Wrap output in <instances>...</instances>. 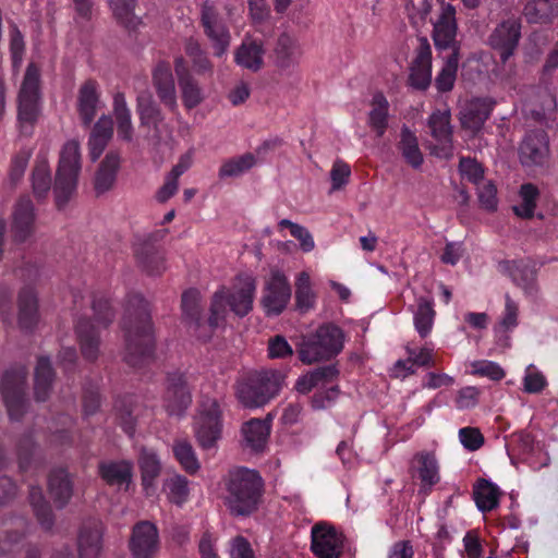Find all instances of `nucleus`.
<instances>
[{"label": "nucleus", "instance_id": "f257e3e1", "mask_svg": "<svg viewBox=\"0 0 558 558\" xmlns=\"http://www.w3.org/2000/svg\"><path fill=\"white\" fill-rule=\"evenodd\" d=\"M121 327L125 341L124 361L132 367H140L149 361L155 352L150 307L141 294L129 296Z\"/></svg>", "mask_w": 558, "mask_h": 558}, {"label": "nucleus", "instance_id": "f03ea898", "mask_svg": "<svg viewBox=\"0 0 558 558\" xmlns=\"http://www.w3.org/2000/svg\"><path fill=\"white\" fill-rule=\"evenodd\" d=\"M264 481L256 470L239 468L229 472L225 505L232 517H250L263 502Z\"/></svg>", "mask_w": 558, "mask_h": 558}, {"label": "nucleus", "instance_id": "7ed1b4c3", "mask_svg": "<svg viewBox=\"0 0 558 558\" xmlns=\"http://www.w3.org/2000/svg\"><path fill=\"white\" fill-rule=\"evenodd\" d=\"M223 293L215 292L211 298L209 316L203 314L202 295L197 289L191 288L182 293V322L197 338L208 339L219 323L226 318Z\"/></svg>", "mask_w": 558, "mask_h": 558}, {"label": "nucleus", "instance_id": "20e7f679", "mask_svg": "<svg viewBox=\"0 0 558 558\" xmlns=\"http://www.w3.org/2000/svg\"><path fill=\"white\" fill-rule=\"evenodd\" d=\"M344 333L332 323L320 325L315 331L301 335L295 349L299 360L306 365L328 361L343 349Z\"/></svg>", "mask_w": 558, "mask_h": 558}, {"label": "nucleus", "instance_id": "39448f33", "mask_svg": "<svg viewBox=\"0 0 558 558\" xmlns=\"http://www.w3.org/2000/svg\"><path fill=\"white\" fill-rule=\"evenodd\" d=\"M284 378V374L276 369L251 372L238 383V400L245 408L264 407L278 395Z\"/></svg>", "mask_w": 558, "mask_h": 558}, {"label": "nucleus", "instance_id": "423d86ee", "mask_svg": "<svg viewBox=\"0 0 558 558\" xmlns=\"http://www.w3.org/2000/svg\"><path fill=\"white\" fill-rule=\"evenodd\" d=\"M80 171V143L76 140H71L64 144L61 150L52 189L54 204L59 211L65 210L69 203L76 196Z\"/></svg>", "mask_w": 558, "mask_h": 558}, {"label": "nucleus", "instance_id": "0eeeda50", "mask_svg": "<svg viewBox=\"0 0 558 558\" xmlns=\"http://www.w3.org/2000/svg\"><path fill=\"white\" fill-rule=\"evenodd\" d=\"M26 377L24 366L7 369L0 383V390L11 420L20 421L26 411Z\"/></svg>", "mask_w": 558, "mask_h": 558}, {"label": "nucleus", "instance_id": "6e6552de", "mask_svg": "<svg viewBox=\"0 0 558 558\" xmlns=\"http://www.w3.org/2000/svg\"><path fill=\"white\" fill-rule=\"evenodd\" d=\"M39 82L40 72L35 63H29L19 92L17 117L22 124L31 126L39 116Z\"/></svg>", "mask_w": 558, "mask_h": 558}, {"label": "nucleus", "instance_id": "1a4fd4ad", "mask_svg": "<svg viewBox=\"0 0 558 558\" xmlns=\"http://www.w3.org/2000/svg\"><path fill=\"white\" fill-rule=\"evenodd\" d=\"M222 435L221 410L216 400L203 404L194 423V436L203 450L216 449Z\"/></svg>", "mask_w": 558, "mask_h": 558}, {"label": "nucleus", "instance_id": "9d476101", "mask_svg": "<svg viewBox=\"0 0 558 558\" xmlns=\"http://www.w3.org/2000/svg\"><path fill=\"white\" fill-rule=\"evenodd\" d=\"M451 113L449 109L435 110L427 120L429 134L433 138L428 143L430 154L436 157L450 159L453 156Z\"/></svg>", "mask_w": 558, "mask_h": 558}, {"label": "nucleus", "instance_id": "9b49d317", "mask_svg": "<svg viewBox=\"0 0 558 558\" xmlns=\"http://www.w3.org/2000/svg\"><path fill=\"white\" fill-rule=\"evenodd\" d=\"M192 403L191 387L185 373L168 372L165 381L163 407L169 415H182Z\"/></svg>", "mask_w": 558, "mask_h": 558}, {"label": "nucleus", "instance_id": "f8f14e48", "mask_svg": "<svg viewBox=\"0 0 558 558\" xmlns=\"http://www.w3.org/2000/svg\"><path fill=\"white\" fill-rule=\"evenodd\" d=\"M36 230V210L33 201L28 195L17 198L12 210V222L10 228L12 242L23 244L28 242Z\"/></svg>", "mask_w": 558, "mask_h": 558}, {"label": "nucleus", "instance_id": "ddd939ff", "mask_svg": "<svg viewBox=\"0 0 558 558\" xmlns=\"http://www.w3.org/2000/svg\"><path fill=\"white\" fill-rule=\"evenodd\" d=\"M28 532L29 523L24 517L0 520V558H12L20 553Z\"/></svg>", "mask_w": 558, "mask_h": 558}, {"label": "nucleus", "instance_id": "4468645a", "mask_svg": "<svg viewBox=\"0 0 558 558\" xmlns=\"http://www.w3.org/2000/svg\"><path fill=\"white\" fill-rule=\"evenodd\" d=\"M416 43L409 66V84L414 89L426 90L432 83V48L425 37H418Z\"/></svg>", "mask_w": 558, "mask_h": 558}, {"label": "nucleus", "instance_id": "2eb2a0df", "mask_svg": "<svg viewBox=\"0 0 558 558\" xmlns=\"http://www.w3.org/2000/svg\"><path fill=\"white\" fill-rule=\"evenodd\" d=\"M291 298V287L287 277L280 271H272L265 284L260 303L267 316H277L287 307Z\"/></svg>", "mask_w": 558, "mask_h": 558}, {"label": "nucleus", "instance_id": "dca6fc26", "mask_svg": "<svg viewBox=\"0 0 558 558\" xmlns=\"http://www.w3.org/2000/svg\"><path fill=\"white\" fill-rule=\"evenodd\" d=\"M520 162L524 167H542L549 158V141L543 130L530 131L519 146Z\"/></svg>", "mask_w": 558, "mask_h": 558}, {"label": "nucleus", "instance_id": "f3484780", "mask_svg": "<svg viewBox=\"0 0 558 558\" xmlns=\"http://www.w3.org/2000/svg\"><path fill=\"white\" fill-rule=\"evenodd\" d=\"M521 37V22L517 17H509L496 26L489 36V45L500 54L505 63L518 47Z\"/></svg>", "mask_w": 558, "mask_h": 558}, {"label": "nucleus", "instance_id": "a211bd4d", "mask_svg": "<svg viewBox=\"0 0 558 558\" xmlns=\"http://www.w3.org/2000/svg\"><path fill=\"white\" fill-rule=\"evenodd\" d=\"M311 549L318 558H339L342 553V536L326 523L312 527Z\"/></svg>", "mask_w": 558, "mask_h": 558}, {"label": "nucleus", "instance_id": "6ab92c4d", "mask_svg": "<svg viewBox=\"0 0 558 558\" xmlns=\"http://www.w3.org/2000/svg\"><path fill=\"white\" fill-rule=\"evenodd\" d=\"M159 548V535L156 525L149 521L136 523L130 539V549L134 558H154Z\"/></svg>", "mask_w": 558, "mask_h": 558}, {"label": "nucleus", "instance_id": "aec40b11", "mask_svg": "<svg viewBox=\"0 0 558 558\" xmlns=\"http://www.w3.org/2000/svg\"><path fill=\"white\" fill-rule=\"evenodd\" d=\"M105 526L101 521L89 519L85 521L77 536V553L80 558H99L102 550Z\"/></svg>", "mask_w": 558, "mask_h": 558}, {"label": "nucleus", "instance_id": "412c9836", "mask_svg": "<svg viewBox=\"0 0 558 558\" xmlns=\"http://www.w3.org/2000/svg\"><path fill=\"white\" fill-rule=\"evenodd\" d=\"M201 22L205 34L213 43L214 54L221 57L230 45V33L226 25L218 20L213 7L204 5L201 14Z\"/></svg>", "mask_w": 558, "mask_h": 558}, {"label": "nucleus", "instance_id": "4be33fe9", "mask_svg": "<svg viewBox=\"0 0 558 558\" xmlns=\"http://www.w3.org/2000/svg\"><path fill=\"white\" fill-rule=\"evenodd\" d=\"M100 104L99 84L93 78L86 80L78 88L76 100V110L85 128L90 126Z\"/></svg>", "mask_w": 558, "mask_h": 558}, {"label": "nucleus", "instance_id": "5701e85b", "mask_svg": "<svg viewBox=\"0 0 558 558\" xmlns=\"http://www.w3.org/2000/svg\"><path fill=\"white\" fill-rule=\"evenodd\" d=\"M256 283L253 278H247L240 288L227 291L225 288L217 292L223 293V305H229L230 310L239 317L246 316L253 308ZM227 312V308H225Z\"/></svg>", "mask_w": 558, "mask_h": 558}, {"label": "nucleus", "instance_id": "b1692460", "mask_svg": "<svg viewBox=\"0 0 558 558\" xmlns=\"http://www.w3.org/2000/svg\"><path fill=\"white\" fill-rule=\"evenodd\" d=\"M457 22L456 9L451 4L442 7L441 13L434 23L433 39L438 49L456 48Z\"/></svg>", "mask_w": 558, "mask_h": 558}, {"label": "nucleus", "instance_id": "393cba45", "mask_svg": "<svg viewBox=\"0 0 558 558\" xmlns=\"http://www.w3.org/2000/svg\"><path fill=\"white\" fill-rule=\"evenodd\" d=\"M48 492L58 509L65 508L74 493L73 475L64 468H57L48 475Z\"/></svg>", "mask_w": 558, "mask_h": 558}, {"label": "nucleus", "instance_id": "a878e982", "mask_svg": "<svg viewBox=\"0 0 558 558\" xmlns=\"http://www.w3.org/2000/svg\"><path fill=\"white\" fill-rule=\"evenodd\" d=\"M120 163L121 157L118 151L110 150L106 154L94 175L93 184L96 196H100L114 187Z\"/></svg>", "mask_w": 558, "mask_h": 558}, {"label": "nucleus", "instance_id": "bb28decb", "mask_svg": "<svg viewBox=\"0 0 558 558\" xmlns=\"http://www.w3.org/2000/svg\"><path fill=\"white\" fill-rule=\"evenodd\" d=\"M493 110V102L487 99L474 98L466 101L460 110L461 126L471 132L482 129Z\"/></svg>", "mask_w": 558, "mask_h": 558}, {"label": "nucleus", "instance_id": "cd10ccee", "mask_svg": "<svg viewBox=\"0 0 558 558\" xmlns=\"http://www.w3.org/2000/svg\"><path fill=\"white\" fill-rule=\"evenodd\" d=\"M134 252L138 266L147 275L159 276L165 271V257L150 238L141 241Z\"/></svg>", "mask_w": 558, "mask_h": 558}, {"label": "nucleus", "instance_id": "c85d7f7f", "mask_svg": "<svg viewBox=\"0 0 558 558\" xmlns=\"http://www.w3.org/2000/svg\"><path fill=\"white\" fill-rule=\"evenodd\" d=\"M153 85L160 101L170 110L177 108V93L171 68L159 62L153 71Z\"/></svg>", "mask_w": 558, "mask_h": 558}, {"label": "nucleus", "instance_id": "c756f323", "mask_svg": "<svg viewBox=\"0 0 558 558\" xmlns=\"http://www.w3.org/2000/svg\"><path fill=\"white\" fill-rule=\"evenodd\" d=\"M76 337L85 360L94 362L97 360L100 347V336L89 318L81 317L75 325Z\"/></svg>", "mask_w": 558, "mask_h": 558}, {"label": "nucleus", "instance_id": "7c9ffc66", "mask_svg": "<svg viewBox=\"0 0 558 558\" xmlns=\"http://www.w3.org/2000/svg\"><path fill=\"white\" fill-rule=\"evenodd\" d=\"M19 325L25 331H32L38 323V300L33 288L25 287L19 293Z\"/></svg>", "mask_w": 558, "mask_h": 558}, {"label": "nucleus", "instance_id": "2f4dec72", "mask_svg": "<svg viewBox=\"0 0 558 558\" xmlns=\"http://www.w3.org/2000/svg\"><path fill=\"white\" fill-rule=\"evenodd\" d=\"M265 49L262 43L245 38L236 48L234 61L252 72H258L264 65Z\"/></svg>", "mask_w": 558, "mask_h": 558}, {"label": "nucleus", "instance_id": "473e14b6", "mask_svg": "<svg viewBox=\"0 0 558 558\" xmlns=\"http://www.w3.org/2000/svg\"><path fill=\"white\" fill-rule=\"evenodd\" d=\"M100 477L110 486L130 485L133 475V465L131 462L122 461H102L98 464Z\"/></svg>", "mask_w": 558, "mask_h": 558}, {"label": "nucleus", "instance_id": "72a5a7b5", "mask_svg": "<svg viewBox=\"0 0 558 558\" xmlns=\"http://www.w3.org/2000/svg\"><path fill=\"white\" fill-rule=\"evenodd\" d=\"M34 378V395L36 401L45 402L52 390L53 380L56 377L49 357L40 356L35 367Z\"/></svg>", "mask_w": 558, "mask_h": 558}, {"label": "nucleus", "instance_id": "f704fd0d", "mask_svg": "<svg viewBox=\"0 0 558 558\" xmlns=\"http://www.w3.org/2000/svg\"><path fill=\"white\" fill-rule=\"evenodd\" d=\"M300 51L296 40L287 33H282L274 48L275 64L281 70L289 69L298 62Z\"/></svg>", "mask_w": 558, "mask_h": 558}, {"label": "nucleus", "instance_id": "c9c22d12", "mask_svg": "<svg viewBox=\"0 0 558 558\" xmlns=\"http://www.w3.org/2000/svg\"><path fill=\"white\" fill-rule=\"evenodd\" d=\"M524 15L530 23H548L558 16V0H529Z\"/></svg>", "mask_w": 558, "mask_h": 558}, {"label": "nucleus", "instance_id": "e433bc0d", "mask_svg": "<svg viewBox=\"0 0 558 558\" xmlns=\"http://www.w3.org/2000/svg\"><path fill=\"white\" fill-rule=\"evenodd\" d=\"M51 171L48 160L45 157H38L32 171V190L37 201L47 197L51 189Z\"/></svg>", "mask_w": 558, "mask_h": 558}, {"label": "nucleus", "instance_id": "4c0bfd02", "mask_svg": "<svg viewBox=\"0 0 558 558\" xmlns=\"http://www.w3.org/2000/svg\"><path fill=\"white\" fill-rule=\"evenodd\" d=\"M28 498L40 526L46 531H51L54 525V514L51 505L45 499L41 488L32 486Z\"/></svg>", "mask_w": 558, "mask_h": 558}, {"label": "nucleus", "instance_id": "58836bf2", "mask_svg": "<svg viewBox=\"0 0 558 558\" xmlns=\"http://www.w3.org/2000/svg\"><path fill=\"white\" fill-rule=\"evenodd\" d=\"M138 466L141 470L142 485L147 494L154 489V482L160 475L161 464L157 454L145 448L141 450L138 457Z\"/></svg>", "mask_w": 558, "mask_h": 558}, {"label": "nucleus", "instance_id": "ea45409f", "mask_svg": "<svg viewBox=\"0 0 558 558\" xmlns=\"http://www.w3.org/2000/svg\"><path fill=\"white\" fill-rule=\"evenodd\" d=\"M436 312L432 299L420 298L416 301V310L413 313L415 330L422 338L427 337L434 325Z\"/></svg>", "mask_w": 558, "mask_h": 558}, {"label": "nucleus", "instance_id": "a19ab883", "mask_svg": "<svg viewBox=\"0 0 558 558\" xmlns=\"http://www.w3.org/2000/svg\"><path fill=\"white\" fill-rule=\"evenodd\" d=\"M136 109L142 126H150V123L165 121L159 105L149 92H143L137 96Z\"/></svg>", "mask_w": 558, "mask_h": 558}, {"label": "nucleus", "instance_id": "79ce46f5", "mask_svg": "<svg viewBox=\"0 0 558 558\" xmlns=\"http://www.w3.org/2000/svg\"><path fill=\"white\" fill-rule=\"evenodd\" d=\"M246 445L255 451L264 449L270 434V425L266 421L253 418L242 427Z\"/></svg>", "mask_w": 558, "mask_h": 558}, {"label": "nucleus", "instance_id": "37998d69", "mask_svg": "<svg viewBox=\"0 0 558 558\" xmlns=\"http://www.w3.org/2000/svg\"><path fill=\"white\" fill-rule=\"evenodd\" d=\"M459 54L454 49L444 62L442 68L435 77V86L439 93H448L452 90L458 72Z\"/></svg>", "mask_w": 558, "mask_h": 558}, {"label": "nucleus", "instance_id": "c03bdc74", "mask_svg": "<svg viewBox=\"0 0 558 558\" xmlns=\"http://www.w3.org/2000/svg\"><path fill=\"white\" fill-rule=\"evenodd\" d=\"M416 470L418 478L422 482L423 487L430 488L433 485L438 483V463L435 456L430 452H420L415 456Z\"/></svg>", "mask_w": 558, "mask_h": 558}, {"label": "nucleus", "instance_id": "a18cd8bd", "mask_svg": "<svg viewBox=\"0 0 558 558\" xmlns=\"http://www.w3.org/2000/svg\"><path fill=\"white\" fill-rule=\"evenodd\" d=\"M114 408L122 429L132 437L135 433L137 421V404L134 402L133 397L128 396L118 399Z\"/></svg>", "mask_w": 558, "mask_h": 558}, {"label": "nucleus", "instance_id": "49530a36", "mask_svg": "<svg viewBox=\"0 0 558 558\" xmlns=\"http://www.w3.org/2000/svg\"><path fill=\"white\" fill-rule=\"evenodd\" d=\"M499 488L487 480H481L474 488V497L477 508L482 512H488L498 506Z\"/></svg>", "mask_w": 558, "mask_h": 558}, {"label": "nucleus", "instance_id": "de8ad7c7", "mask_svg": "<svg viewBox=\"0 0 558 558\" xmlns=\"http://www.w3.org/2000/svg\"><path fill=\"white\" fill-rule=\"evenodd\" d=\"M316 294L312 288L310 275L302 271L295 282V304L296 308L305 313L314 307Z\"/></svg>", "mask_w": 558, "mask_h": 558}, {"label": "nucleus", "instance_id": "09e8293b", "mask_svg": "<svg viewBox=\"0 0 558 558\" xmlns=\"http://www.w3.org/2000/svg\"><path fill=\"white\" fill-rule=\"evenodd\" d=\"M400 149L403 158L412 168L418 169L422 166L424 159L417 138L408 128L402 129Z\"/></svg>", "mask_w": 558, "mask_h": 558}, {"label": "nucleus", "instance_id": "8fccbe9b", "mask_svg": "<svg viewBox=\"0 0 558 558\" xmlns=\"http://www.w3.org/2000/svg\"><path fill=\"white\" fill-rule=\"evenodd\" d=\"M173 454L180 465L189 474H195L201 464L196 458L195 450L190 441L187 440H177L172 447Z\"/></svg>", "mask_w": 558, "mask_h": 558}, {"label": "nucleus", "instance_id": "3c124183", "mask_svg": "<svg viewBox=\"0 0 558 558\" xmlns=\"http://www.w3.org/2000/svg\"><path fill=\"white\" fill-rule=\"evenodd\" d=\"M255 163L256 159L254 155L247 153L225 161L219 169L218 175L220 179L236 178L253 168Z\"/></svg>", "mask_w": 558, "mask_h": 558}, {"label": "nucleus", "instance_id": "603ef678", "mask_svg": "<svg viewBox=\"0 0 558 558\" xmlns=\"http://www.w3.org/2000/svg\"><path fill=\"white\" fill-rule=\"evenodd\" d=\"M521 203L513 207L517 216L521 218H531L534 215L536 202L539 196L537 186L532 183L522 184L519 191Z\"/></svg>", "mask_w": 558, "mask_h": 558}, {"label": "nucleus", "instance_id": "864d4df0", "mask_svg": "<svg viewBox=\"0 0 558 558\" xmlns=\"http://www.w3.org/2000/svg\"><path fill=\"white\" fill-rule=\"evenodd\" d=\"M557 106L556 97L546 88L539 89L535 94V99H531L527 105L531 114L538 121L551 113Z\"/></svg>", "mask_w": 558, "mask_h": 558}, {"label": "nucleus", "instance_id": "5fc2aeb1", "mask_svg": "<svg viewBox=\"0 0 558 558\" xmlns=\"http://www.w3.org/2000/svg\"><path fill=\"white\" fill-rule=\"evenodd\" d=\"M181 89L183 105L187 109H194L204 100L203 90L193 75L178 82Z\"/></svg>", "mask_w": 558, "mask_h": 558}, {"label": "nucleus", "instance_id": "6e6d98bb", "mask_svg": "<svg viewBox=\"0 0 558 558\" xmlns=\"http://www.w3.org/2000/svg\"><path fill=\"white\" fill-rule=\"evenodd\" d=\"M511 277L513 281L524 289L526 293L534 291V283L536 280V272L533 267L522 262L513 263L511 269Z\"/></svg>", "mask_w": 558, "mask_h": 558}, {"label": "nucleus", "instance_id": "4d7b16f0", "mask_svg": "<svg viewBox=\"0 0 558 558\" xmlns=\"http://www.w3.org/2000/svg\"><path fill=\"white\" fill-rule=\"evenodd\" d=\"M95 319L102 327H108L114 318V311L112 310L109 300L102 295H94L92 302Z\"/></svg>", "mask_w": 558, "mask_h": 558}, {"label": "nucleus", "instance_id": "13d9d810", "mask_svg": "<svg viewBox=\"0 0 558 558\" xmlns=\"http://www.w3.org/2000/svg\"><path fill=\"white\" fill-rule=\"evenodd\" d=\"M373 109L369 112L368 125L377 136L384 134V95L377 93L373 98Z\"/></svg>", "mask_w": 558, "mask_h": 558}, {"label": "nucleus", "instance_id": "bf43d9fd", "mask_svg": "<svg viewBox=\"0 0 558 558\" xmlns=\"http://www.w3.org/2000/svg\"><path fill=\"white\" fill-rule=\"evenodd\" d=\"M169 490L170 500L177 505L183 504L189 496L187 480L182 475H177L166 483Z\"/></svg>", "mask_w": 558, "mask_h": 558}, {"label": "nucleus", "instance_id": "052dcab7", "mask_svg": "<svg viewBox=\"0 0 558 558\" xmlns=\"http://www.w3.org/2000/svg\"><path fill=\"white\" fill-rule=\"evenodd\" d=\"M477 186V196L481 206L486 210H495L497 208V189L492 181H482Z\"/></svg>", "mask_w": 558, "mask_h": 558}, {"label": "nucleus", "instance_id": "680f3d73", "mask_svg": "<svg viewBox=\"0 0 558 558\" xmlns=\"http://www.w3.org/2000/svg\"><path fill=\"white\" fill-rule=\"evenodd\" d=\"M459 170L462 177L473 184L477 185L484 181V170L474 159L462 158L459 163Z\"/></svg>", "mask_w": 558, "mask_h": 558}, {"label": "nucleus", "instance_id": "e2e57ef3", "mask_svg": "<svg viewBox=\"0 0 558 558\" xmlns=\"http://www.w3.org/2000/svg\"><path fill=\"white\" fill-rule=\"evenodd\" d=\"M523 386L525 392L538 393L545 388L546 379L533 365H529L525 371Z\"/></svg>", "mask_w": 558, "mask_h": 558}, {"label": "nucleus", "instance_id": "0e129e2a", "mask_svg": "<svg viewBox=\"0 0 558 558\" xmlns=\"http://www.w3.org/2000/svg\"><path fill=\"white\" fill-rule=\"evenodd\" d=\"M472 373L488 377L493 380H500L505 376L504 369L492 361H477L472 363Z\"/></svg>", "mask_w": 558, "mask_h": 558}, {"label": "nucleus", "instance_id": "69168bd1", "mask_svg": "<svg viewBox=\"0 0 558 558\" xmlns=\"http://www.w3.org/2000/svg\"><path fill=\"white\" fill-rule=\"evenodd\" d=\"M459 439L463 447L470 451L480 449L484 444V437L478 428L463 427L459 430Z\"/></svg>", "mask_w": 558, "mask_h": 558}, {"label": "nucleus", "instance_id": "338daca9", "mask_svg": "<svg viewBox=\"0 0 558 558\" xmlns=\"http://www.w3.org/2000/svg\"><path fill=\"white\" fill-rule=\"evenodd\" d=\"M268 353L271 359H284L293 355V349L283 336L277 335L269 339Z\"/></svg>", "mask_w": 558, "mask_h": 558}, {"label": "nucleus", "instance_id": "774afa93", "mask_svg": "<svg viewBox=\"0 0 558 558\" xmlns=\"http://www.w3.org/2000/svg\"><path fill=\"white\" fill-rule=\"evenodd\" d=\"M136 0H110L114 16L122 22H131L134 16Z\"/></svg>", "mask_w": 558, "mask_h": 558}]
</instances>
